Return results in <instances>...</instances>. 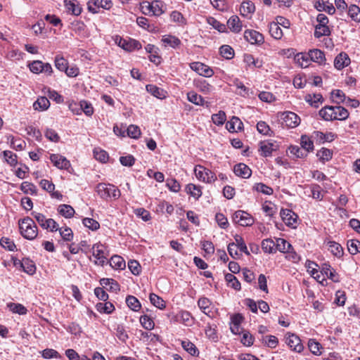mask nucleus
Masks as SVG:
<instances>
[{
    "instance_id": "10",
    "label": "nucleus",
    "mask_w": 360,
    "mask_h": 360,
    "mask_svg": "<svg viewBox=\"0 0 360 360\" xmlns=\"http://www.w3.org/2000/svg\"><path fill=\"white\" fill-rule=\"evenodd\" d=\"M50 160L55 167L60 169H68L71 166L70 161L60 154H51Z\"/></svg>"
},
{
    "instance_id": "64",
    "label": "nucleus",
    "mask_w": 360,
    "mask_h": 360,
    "mask_svg": "<svg viewBox=\"0 0 360 360\" xmlns=\"http://www.w3.org/2000/svg\"><path fill=\"white\" fill-rule=\"evenodd\" d=\"M127 131L128 136L132 139H138L141 135V130L136 125H129L127 129Z\"/></svg>"
},
{
    "instance_id": "6",
    "label": "nucleus",
    "mask_w": 360,
    "mask_h": 360,
    "mask_svg": "<svg viewBox=\"0 0 360 360\" xmlns=\"http://www.w3.org/2000/svg\"><path fill=\"white\" fill-rule=\"evenodd\" d=\"M190 68L200 75L210 77L214 75V71L209 66L200 62H193L190 64Z\"/></svg>"
},
{
    "instance_id": "52",
    "label": "nucleus",
    "mask_w": 360,
    "mask_h": 360,
    "mask_svg": "<svg viewBox=\"0 0 360 360\" xmlns=\"http://www.w3.org/2000/svg\"><path fill=\"white\" fill-rule=\"evenodd\" d=\"M4 158L11 166H15L18 163L17 155L10 150L3 152Z\"/></svg>"
},
{
    "instance_id": "36",
    "label": "nucleus",
    "mask_w": 360,
    "mask_h": 360,
    "mask_svg": "<svg viewBox=\"0 0 360 360\" xmlns=\"http://www.w3.org/2000/svg\"><path fill=\"white\" fill-rule=\"evenodd\" d=\"M126 303L127 306L134 311H138L141 307L139 300L133 295H128L126 297Z\"/></svg>"
},
{
    "instance_id": "18",
    "label": "nucleus",
    "mask_w": 360,
    "mask_h": 360,
    "mask_svg": "<svg viewBox=\"0 0 360 360\" xmlns=\"http://www.w3.org/2000/svg\"><path fill=\"white\" fill-rule=\"evenodd\" d=\"M243 127L242 121L237 117L233 116L230 121L226 123V128L231 132H237Z\"/></svg>"
},
{
    "instance_id": "31",
    "label": "nucleus",
    "mask_w": 360,
    "mask_h": 360,
    "mask_svg": "<svg viewBox=\"0 0 360 360\" xmlns=\"http://www.w3.org/2000/svg\"><path fill=\"white\" fill-rule=\"evenodd\" d=\"M269 29L270 34L276 39H280L283 35L281 28L275 22L269 24Z\"/></svg>"
},
{
    "instance_id": "63",
    "label": "nucleus",
    "mask_w": 360,
    "mask_h": 360,
    "mask_svg": "<svg viewBox=\"0 0 360 360\" xmlns=\"http://www.w3.org/2000/svg\"><path fill=\"white\" fill-rule=\"evenodd\" d=\"M0 245L9 251H13L16 248L14 242L6 237H2L0 240Z\"/></svg>"
},
{
    "instance_id": "58",
    "label": "nucleus",
    "mask_w": 360,
    "mask_h": 360,
    "mask_svg": "<svg viewBox=\"0 0 360 360\" xmlns=\"http://www.w3.org/2000/svg\"><path fill=\"white\" fill-rule=\"evenodd\" d=\"M68 63V61L62 56H56L55 58V66L56 68L61 72H65Z\"/></svg>"
},
{
    "instance_id": "40",
    "label": "nucleus",
    "mask_w": 360,
    "mask_h": 360,
    "mask_svg": "<svg viewBox=\"0 0 360 360\" xmlns=\"http://www.w3.org/2000/svg\"><path fill=\"white\" fill-rule=\"evenodd\" d=\"M330 34V30L328 25H316L315 26L314 37L316 38H320L323 36H329Z\"/></svg>"
},
{
    "instance_id": "33",
    "label": "nucleus",
    "mask_w": 360,
    "mask_h": 360,
    "mask_svg": "<svg viewBox=\"0 0 360 360\" xmlns=\"http://www.w3.org/2000/svg\"><path fill=\"white\" fill-rule=\"evenodd\" d=\"M328 245V250L333 255L338 257H340L343 255V249L339 243L335 241H329Z\"/></svg>"
},
{
    "instance_id": "19",
    "label": "nucleus",
    "mask_w": 360,
    "mask_h": 360,
    "mask_svg": "<svg viewBox=\"0 0 360 360\" xmlns=\"http://www.w3.org/2000/svg\"><path fill=\"white\" fill-rule=\"evenodd\" d=\"M319 115L326 121H332L335 120V108L334 106L327 105L322 108L319 110Z\"/></svg>"
},
{
    "instance_id": "30",
    "label": "nucleus",
    "mask_w": 360,
    "mask_h": 360,
    "mask_svg": "<svg viewBox=\"0 0 360 360\" xmlns=\"http://www.w3.org/2000/svg\"><path fill=\"white\" fill-rule=\"evenodd\" d=\"M66 8L75 15H79L82 12V8L76 4L75 0H65Z\"/></svg>"
},
{
    "instance_id": "42",
    "label": "nucleus",
    "mask_w": 360,
    "mask_h": 360,
    "mask_svg": "<svg viewBox=\"0 0 360 360\" xmlns=\"http://www.w3.org/2000/svg\"><path fill=\"white\" fill-rule=\"evenodd\" d=\"M187 98L190 102L197 105L202 106L205 104V101L203 98L200 95H198L194 91L188 92L187 94Z\"/></svg>"
},
{
    "instance_id": "13",
    "label": "nucleus",
    "mask_w": 360,
    "mask_h": 360,
    "mask_svg": "<svg viewBox=\"0 0 360 360\" xmlns=\"http://www.w3.org/2000/svg\"><path fill=\"white\" fill-rule=\"evenodd\" d=\"M234 174L243 179H248L252 174L250 168L244 163H238L234 166Z\"/></svg>"
},
{
    "instance_id": "54",
    "label": "nucleus",
    "mask_w": 360,
    "mask_h": 360,
    "mask_svg": "<svg viewBox=\"0 0 360 360\" xmlns=\"http://www.w3.org/2000/svg\"><path fill=\"white\" fill-rule=\"evenodd\" d=\"M253 189L265 195H271L274 192L272 188L263 183L255 184L253 186Z\"/></svg>"
},
{
    "instance_id": "29",
    "label": "nucleus",
    "mask_w": 360,
    "mask_h": 360,
    "mask_svg": "<svg viewBox=\"0 0 360 360\" xmlns=\"http://www.w3.org/2000/svg\"><path fill=\"white\" fill-rule=\"evenodd\" d=\"M58 213L65 218H71L75 214V210L69 205H60L58 207Z\"/></svg>"
},
{
    "instance_id": "28",
    "label": "nucleus",
    "mask_w": 360,
    "mask_h": 360,
    "mask_svg": "<svg viewBox=\"0 0 360 360\" xmlns=\"http://www.w3.org/2000/svg\"><path fill=\"white\" fill-rule=\"evenodd\" d=\"M305 101L314 108L319 107V103H322L323 99L321 94H314L313 95L307 94Z\"/></svg>"
},
{
    "instance_id": "27",
    "label": "nucleus",
    "mask_w": 360,
    "mask_h": 360,
    "mask_svg": "<svg viewBox=\"0 0 360 360\" xmlns=\"http://www.w3.org/2000/svg\"><path fill=\"white\" fill-rule=\"evenodd\" d=\"M31 215L35 219L42 229H49V219H46L44 214L33 211L32 212Z\"/></svg>"
},
{
    "instance_id": "17",
    "label": "nucleus",
    "mask_w": 360,
    "mask_h": 360,
    "mask_svg": "<svg viewBox=\"0 0 360 360\" xmlns=\"http://www.w3.org/2000/svg\"><path fill=\"white\" fill-rule=\"evenodd\" d=\"M162 41L165 46H169L172 48L176 49L181 44V40L176 36L171 34L164 35Z\"/></svg>"
},
{
    "instance_id": "38",
    "label": "nucleus",
    "mask_w": 360,
    "mask_h": 360,
    "mask_svg": "<svg viewBox=\"0 0 360 360\" xmlns=\"http://www.w3.org/2000/svg\"><path fill=\"white\" fill-rule=\"evenodd\" d=\"M186 191L195 199H198L202 195L200 187L193 184H188L186 187Z\"/></svg>"
},
{
    "instance_id": "20",
    "label": "nucleus",
    "mask_w": 360,
    "mask_h": 360,
    "mask_svg": "<svg viewBox=\"0 0 360 360\" xmlns=\"http://www.w3.org/2000/svg\"><path fill=\"white\" fill-rule=\"evenodd\" d=\"M93 255L99 261L101 265H103L106 262V257L104 256L103 245L95 244L93 248Z\"/></svg>"
},
{
    "instance_id": "59",
    "label": "nucleus",
    "mask_w": 360,
    "mask_h": 360,
    "mask_svg": "<svg viewBox=\"0 0 360 360\" xmlns=\"http://www.w3.org/2000/svg\"><path fill=\"white\" fill-rule=\"evenodd\" d=\"M234 85L239 90L237 94L241 96L245 97L249 95V89L247 88L242 82L236 79L233 81Z\"/></svg>"
},
{
    "instance_id": "24",
    "label": "nucleus",
    "mask_w": 360,
    "mask_h": 360,
    "mask_svg": "<svg viewBox=\"0 0 360 360\" xmlns=\"http://www.w3.org/2000/svg\"><path fill=\"white\" fill-rule=\"evenodd\" d=\"M255 6L250 1H243L240 8V14L243 16H247L249 14H252L255 12Z\"/></svg>"
},
{
    "instance_id": "9",
    "label": "nucleus",
    "mask_w": 360,
    "mask_h": 360,
    "mask_svg": "<svg viewBox=\"0 0 360 360\" xmlns=\"http://www.w3.org/2000/svg\"><path fill=\"white\" fill-rule=\"evenodd\" d=\"M280 215L282 220L287 226L295 227L298 217L294 212L288 209H282Z\"/></svg>"
},
{
    "instance_id": "34",
    "label": "nucleus",
    "mask_w": 360,
    "mask_h": 360,
    "mask_svg": "<svg viewBox=\"0 0 360 360\" xmlns=\"http://www.w3.org/2000/svg\"><path fill=\"white\" fill-rule=\"evenodd\" d=\"M7 307L13 313L20 315H25L27 312L26 307L19 303L10 302L7 304Z\"/></svg>"
},
{
    "instance_id": "7",
    "label": "nucleus",
    "mask_w": 360,
    "mask_h": 360,
    "mask_svg": "<svg viewBox=\"0 0 360 360\" xmlns=\"http://www.w3.org/2000/svg\"><path fill=\"white\" fill-rule=\"evenodd\" d=\"M281 120H283V124L285 126L294 128L297 127L300 122V117L292 112H285L281 115Z\"/></svg>"
},
{
    "instance_id": "22",
    "label": "nucleus",
    "mask_w": 360,
    "mask_h": 360,
    "mask_svg": "<svg viewBox=\"0 0 360 360\" xmlns=\"http://www.w3.org/2000/svg\"><path fill=\"white\" fill-rule=\"evenodd\" d=\"M50 106L49 99L45 96H41L34 103L33 108L36 110H46Z\"/></svg>"
},
{
    "instance_id": "44",
    "label": "nucleus",
    "mask_w": 360,
    "mask_h": 360,
    "mask_svg": "<svg viewBox=\"0 0 360 360\" xmlns=\"http://www.w3.org/2000/svg\"><path fill=\"white\" fill-rule=\"evenodd\" d=\"M149 299L152 304H153L157 308L160 309H163L165 308V302L158 295L155 293H150L149 295Z\"/></svg>"
},
{
    "instance_id": "3",
    "label": "nucleus",
    "mask_w": 360,
    "mask_h": 360,
    "mask_svg": "<svg viewBox=\"0 0 360 360\" xmlns=\"http://www.w3.org/2000/svg\"><path fill=\"white\" fill-rule=\"evenodd\" d=\"M195 174L196 177L203 182L212 183L217 180V177L211 170L201 165L195 167Z\"/></svg>"
},
{
    "instance_id": "32",
    "label": "nucleus",
    "mask_w": 360,
    "mask_h": 360,
    "mask_svg": "<svg viewBox=\"0 0 360 360\" xmlns=\"http://www.w3.org/2000/svg\"><path fill=\"white\" fill-rule=\"evenodd\" d=\"M100 284L103 286L109 285L110 290L112 292H117L120 290V285L112 278H103L100 280Z\"/></svg>"
},
{
    "instance_id": "61",
    "label": "nucleus",
    "mask_w": 360,
    "mask_h": 360,
    "mask_svg": "<svg viewBox=\"0 0 360 360\" xmlns=\"http://www.w3.org/2000/svg\"><path fill=\"white\" fill-rule=\"evenodd\" d=\"M211 304L210 300L207 297H201L198 302V305L200 309L205 314H208L210 312V306Z\"/></svg>"
},
{
    "instance_id": "16",
    "label": "nucleus",
    "mask_w": 360,
    "mask_h": 360,
    "mask_svg": "<svg viewBox=\"0 0 360 360\" xmlns=\"http://www.w3.org/2000/svg\"><path fill=\"white\" fill-rule=\"evenodd\" d=\"M276 150V146L272 142L262 141L259 143V150L264 157L271 156L272 152Z\"/></svg>"
},
{
    "instance_id": "1",
    "label": "nucleus",
    "mask_w": 360,
    "mask_h": 360,
    "mask_svg": "<svg viewBox=\"0 0 360 360\" xmlns=\"http://www.w3.org/2000/svg\"><path fill=\"white\" fill-rule=\"evenodd\" d=\"M20 234L26 239L32 240L38 235V228L34 220L27 217L18 221Z\"/></svg>"
},
{
    "instance_id": "50",
    "label": "nucleus",
    "mask_w": 360,
    "mask_h": 360,
    "mask_svg": "<svg viewBox=\"0 0 360 360\" xmlns=\"http://www.w3.org/2000/svg\"><path fill=\"white\" fill-rule=\"evenodd\" d=\"M140 323L141 326L146 330H152L154 328L155 323L153 319L148 315H143L140 317Z\"/></svg>"
},
{
    "instance_id": "5",
    "label": "nucleus",
    "mask_w": 360,
    "mask_h": 360,
    "mask_svg": "<svg viewBox=\"0 0 360 360\" xmlns=\"http://www.w3.org/2000/svg\"><path fill=\"white\" fill-rule=\"evenodd\" d=\"M116 43L120 47L128 51H132L136 49L139 50L141 49V43L139 41L132 39L127 40L121 37L118 38V37H117Z\"/></svg>"
},
{
    "instance_id": "8",
    "label": "nucleus",
    "mask_w": 360,
    "mask_h": 360,
    "mask_svg": "<svg viewBox=\"0 0 360 360\" xmlns=\"http://www.w3.org/2000/svg\"><path fill=\"white\" fill-rule=\"evenodd\" d=\"M245 39L252 44H262L264 41V36L254 30H247L244 32Z\"/></svg>"
},
{
    "instance_id": "49",
    "label": "nucleus",
    "mask_w": 360,
    "mask_h": 360,
    "mask_svg": "<svg viewBox=\"0 0 360 360\" xmlns=\"http://www.w3.org/2000/svg\"><path fill=\"white\" fill-rule=\"evenodd\" d=\"M349 16L355 22H360V8L354 4L351 5L348 9Z\"/></svg>"
},
{
    "instance_id": "43",
    "label": "nucleus",
    "mask_w": 360,
    "mask_h": 360,
    "mask_svg": "<svg viewBox=\"0 0 360 360\" xmlns=\"http://www.w3.org/2000/svg\"><path fill=\"white\" fill-rule=\"evenodd\" d=\"M288 150L290 154L296 158H302L307 155V151L297 146H291Z\"/></svg>"
},
{
    "instance_id": "39",
    "label": "nucleus",
    "mask_w": 360,
    "mask_h": 360,
    "mask_svg": "<svg viewBox=\"0 0 360 360\" xmlns=\"http://www.w3.org/2000/svg\"><path fill=\"white\" fill-rule=\"evenodd\" d=\"M21 269L30 275H33L36 271V266L33 261L28 258H24V263Z\"/></svg>"
},
{
    "instance_id": "53",
    "label": "nucleus",
    "mask_w": 360,
    "mask_h": 360,
    "mask_svg": "<svg viewBox=\"0 0 360 360\" xmlns=\"http://www.w3.org/2000/svg\"><path fill=\"white\" fill-rule=\"evenodd\" d=\"M183 348L192 356H197L198 354V350L195 345L190 341H182L181 342Z\"/></svg>"
},
{
    "instance_id": "23",
    "label": "nucleus",
    "mask_w": 360,
    "mask_h": 360,
    "mask_svg": "<svg viewBox=\"0 0 360 360\" xmlns=\"http://www.w3.org/2000/svg\"><path fill=\"white\" fill-rule=\"evenodd\" d=\"M110 265L115 269H124L126 266L125 261L119 255H113L110 261Z\"/></svg>"
},
{
    "instance_id": "56",
    "label": "nucleus",
    "mask_w": 360,
    "mask_h": 360,
    "mask_svg": "<svg viewBox=\"0 0 360 360\" xmlns=\"http://www.w3.org/2000/svg\"><path fill=\"white\" fill-rule=\"evenodd\" d=\"M94 156L101 162H106L109 158L108 153L100 148H95L94 150Z\"/></svg>"
},
{
    "instance_id": "21",
    "label": "nucleus",
    "mask_w": 360,
    "mask_h": 360,
    "mask_svg": "<svg viewBox=\"0 0 360 360\" xmlns=\"http://www.w3.org/2000/svg\"><path fill=\"white\" fill-rule=\"evenodd\" d=\"M146 90L148 93L152 94L153 96L158 98H165L166 97L167 92L164 91L162 89L158 87L153 84H148L146 85Z\"/></svg>"
},
{
    "instance_id": "4",
    "label": "nucleus",
    "mask_w": 360,
    "mask_h": 360,
    "mask_svg": "<svg viewBox=\"0 0 360 360\" xmlns=\"http://www.w3.org/2000/svg\"><path fill=\"white\" fill-rule=\"evenodd\" d=\"M112 6L111 0H89L87 8L89 12L98 13L101 8L109 10Z\"/></svg>"
},
{
    "instance_id": "26",
    "label": "nucleus",
    "mask_w": 360,
    "mask_h": 360,
    "mask_svg": "<svg viewBox=\"0 0 360 360\" xmlns=\"http://www.w3.org/2000/svg\"><path fill=\"white\" fill-rule=\"evenodd\" d=\"M225 280L229 287L236 290H240L241 288L240 283L238 278L233 274H226L225 275Z\"/></svg>"
},
{
    "instance_id": "48",
    "label": "nucleus",
    "mask_w": 360,
    "mask_h": 360,
    "mask_svg": "<svg viewBox=\"0 0 360 360\" xmlns=\"http://www.w3.org/2000/svg\"><path fill=\"white\" fill-rule=\"evenodd\" d=\"M234 239H235V242H234L235 245H236V247H238V249H239V252L241 253L243 252L247 255H250V252L248 250L246 244L244 242L243 238L241 236L236 235L235 236Z\"/></svg>"
},
{
    "instance_id": "15",
    "label": "nucleus",
    "mask_w": 360,
    "mask_h": 360,
    "mask_svg": "<svg viewBox=\"0 0 360 360\" xmlns=\"http://www.w3.org/2000/svg\"><path fill=\"white\" fill-rule=\"evenodd\" d=\"M309 56L313 62L319 65L325 64L326 57L324 52L320 49H314L309 51Z\"/></svg>"
},
{
    "instance_id": "46",
    "label": "nucleus",
    "mask_w": 360,
    "mask_h": 360,
    "mask_svg": "<svg viewBox=\"0 0 360 360\" xmlns=\"http://www.w3.org/2000/svg\"><path fill=\"white\" fill-rule=\"evenodd\" d=\"M221 56L228 60H230L234 56V51L229 45H222L219 49Z\"/></svg>"
},
{
    "instance_id": "12",
    "label": "nucleus",
    "mask_w": 360,
    "mask_h": 360,
    "mask_svg": "<svg viewBox=\"0 0 360 360\" xmlns=\"http://www.w3.org/2000/svg\"><path fill=\"white\" fill-rule=\"evenodd\" d=\"M286 343L293 351L297 352H301L304 349L301 340L295 334H291L286 338Z\"/></svg>"
},
{
    "instance_id": "2",
    "label": "nucleus",
    "mask_w": 360,
    "mask_h": 360,
    "mask_svg": "<svg viewBox=\"0 0 360 360\" xmlns=\"http://www.w3.org/2000/svg\"><path fill=\"white\" fill-rule=\"evenodd\" d=\"M96 191L98 195L103 200L117 199L121 193L115 186L110 184L100 183L96 186Z\"/></svg>"
},
{
    "instance_id": "14",
    "label": "nucleus",
    "mask_w": 360,
    "mask_h": 360,
    "mask_svg": "<svg viewBox=\"0 0 360 360\" xmlns=\"http://www.w3.org/2000/svg\"><path fill=\"white\" fill-rule=\"evenodd\" d=\"M227 27L231 32L238 33L241 31L243 25L239 17L234 15L228 20Z\"/></svg>"
},
{
    "instance_id": "45",
    "label": "nucleus",
    "mask_w": 360,
    "mask_h": 360,
    "mask_svg": "<svg viewBox=\"0 0 360 360\" xmlns=\"http://www.w3.org/2000/svg\"><path fill=\"white\" fill-rule=\"evenodd\" d=\"M295 59L302 68H307L309 65V62L311 60L309 56V52L307 53H297Z\"/></svg>"
},
{
    "instance_id": "60",
    "label": "nucleus",
    "mask_w": 360,
    "mask_h": 360,
    "mask_svg": "<svg viewBox=\"0 0 360 360\" xmlns=\"http://www.w3.org/2000/svg\"><path fill=\"white\" fill-rule=\"evenodd\" d=\"M207 22L219 32H226V26L219 22L214 18H210L207 20Z\"/></svg>"
},
{
    "instance_id": "57",
    "label": "nucleus",
    "mask_w": 360,
    "mask_h": 360,
    "mask_svg": "<svg viewBox=\"0 0 360 360\" xmlns=\"http://www.w3.org/2000/svg\"><path fill=\"white\" fill-rule=\"evenodd\" d=\"M316 155L319 157L320 160L325 162L328 161L332 158L333 153L329 149L322 148L317 152Z\"/></svg>"
},
{
    "instance_id": "47",
    "label": "nucleus",
    "mask_w": 360,
    "mask_h": 360,
    "mask_svg": "<svg viewBox=\"0 0 360 360\" xmlns=\"http://www.w3.org/2000/svg\"><path fill=\"white\" fill-rule=\"evenodd\" d=\"M300 144L302 148L306 150L307 154L309 152L312 151L314 150L313 141L306 135H302L301 136Z\"/></svg>"
},
{
    "instance_id": "62",
    "label": "nucleus",
    "mask_w": 360,
    "mask_h": 360,
    "mask_svg": "<svg viewBox=\"0 0 360 360\" xmlns=\"http://www.w3.org/2000/svg\"><path fill=\"white\" fill-rule=\"evenodd\" d=\"M82 223L84 226L89 228L92 231H96L99 229L100 225L99 223L94 219L91 218H84L82 220Z\"/></svg>"
},
{
    "instance_id": "41",
    "label": "nucleus",
    "mask_w": 360,
    "mask_h": 360,
    "mask_svg": "<svg viewBox=\"0 0 360 360\" xmlns=\"http://www.w3.org/2000/svg\"><path fill=\"white\" fill-rule=\"evenodd\" d=\"M335 108V120H345L349 117L348 110L342 106H334Z\"/></svg>"
},
{
    "instance_id": "37",
    "label": "nucleus",
    "mask_w": 360,
    "mask_h": 360,
    "mask_svg": "<svg viewBox=\"0 0 360 360\" xmlns=\"http://www.w3.org/2000/svg\"><path fill=\"white\" fill-rule=\"evenodd\" d=\"M347 249L351 255L360 253V241L356 239H350L347 243Z\"/></svg>"
},
{
    "instance_id": "51",
    "label": "nucleus",
    "mask_w": 360,
    "mask_h": 360,
    "mask_svg": "<svg viewBox=\"0 0 360 360\" xmlns=\"http://www.w3.org/2000/svg\"><path fill=\"white\" fill-rule=\"evenodd\" d=\"M275 243L271 238L264 239L262 242V248L264 252L272 253L275 248Z\"/></svg>"
},
{
    "instance_id": "25",
    "label": "nucleus",
    "mask_w": 360,
    "mask_h": 360,
    "mask_svg": "<svg viewBox=\"0 0 360 360\" xmlns=\"http://www.w3.org/2000/svg\"><path fill=\"white\" fill-rule=\"evenodd\" d=\"M96 309L100 313L109 314L115 310V307L110 302H98L96 304Z\"/></svg>"
},
{
    "instance_id": "35",
    "label": "nucleus",
    "mask_w": 360,
    "mask_h": 360,
    "mask_svg": "<svg viewBox=\"0 0 360 360\" xmlns=\"http://www.w3.org/2000/svg\"><path fill=\"white\" fill-rule=\"evenodd\" d=\"M332 101L337 104L344 103L347 97L345 94L340 89L333 90L331 92Z\"/></svg>"
},
{
    "instance_id": "55",
    "label": "nucleus",
    "mask_w": 360,
    "mask_h": 360,
    "mask_svg": "<svg viewBox=\"0 0 360 360\" xmlns=\"http://www.w3.org/2000/svg\"><path fill=\"white\" fill-rule=\"evenodd\" d=\"M292 248V245L285 239L278 238L276 240V249L280 252H288Z\"/></svg>"
},
{
    "instance_id": "11",
    "label": "nucleus",
    "mask_w": 360,
    "mask_h": 360,
    "mask_svg": "<svg viewBox=\"0 0 360 360\" xmlns=\"http://www.w3.org/2000/svg\"><path fill=\"white\" fill-rule=\"evenodd\" d=\"M350 62L349 56L345 52H341L335 58L334 66L336 69L340 70L348 66Z\"/></svg>"
}]
</instances>
